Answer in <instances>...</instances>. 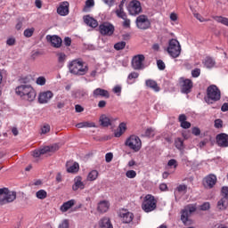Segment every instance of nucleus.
<instances>
[{
    "label": "nucleus",
    "instance_id": "obj_1",
    "mask_svg": "<svg viewBox=\"0 0 228 228\" xmlns=\"http://www.w3.org/2000/svg\"><path fill=\"white\" fill-rule=\"evenodd\" d=\"M16 94L28 102H33L37 98V92L31 85H20L15 89Z\"/></svg>",
    "mask_w": 228,
    "mask_h": 228
},
{
    "label": "nucleus",
    "instance_id": "obj_2",
    "mask_svg": "<svg viewBox=\"0 0 228 228\" xmlns=\"http://www.w3.org/2000/svg\"><path fill=\"white\" fill-rule=\"evenodd\" d=\"M69 72L75 76H85L88 72V66H85L83 61H72L69 65Z\"/></svg>",
    "mask_w": 228,
    "mask_h": 228
},
{
    "label": "nucleus",
    "instance_id": "obj_3",
    "mask_svg": "<svg viewBox=\"0 0 228 228\" xmlns=\"http://www.w3.org/2000/svg\"><path fill=\"white\" fill-rule=\"evenodd\" d=\"M17 199V192L9 191L8 188L0 189V206H4V204H10Z\"/></svg>",
    "mask_w": 228,
    "mask_h": 228
},
{
    "label": "nucleus",
    "instance_id": "obj_4",
    "mask_svg": "<svg viewBox=\"0 0 228 228\" xmlns=\"http://www.w3.org/2000/svg\"><path fill=\"white\" fill-rule=\"evenodd\" d=\"M220 89L216 86H209L207 89V97L205 98L208 104H213L216 101H220Z\"/></svg>",
    "mask_w": 228,
    "mask_h": 228
},
{
    "label": "nucleus",
    "instance_id": "obj_5",
    "mask_svg": "<svg viewBox=\"0 0 228 228\" xmlns=\"http://www.w3.org/2000/svg\"><path fill=\"white\" fill-rule=\"evenodd\" d=\"M156 200L154 199V196L147 194L142 204L143 211L145 213H151V211H154V209H156Z\"/></svg>",
    "mask_w": 228,
    "mask_h": 228
},
{
    "label": "nucleus",
    "instance_id": "obj_6",
    "mask_svg": "<svg viewBox=\"0 0 228 228\" xmlns=\"http://www.w3.org/2000/svg\"><path fill=\"white\" fill-rule=\"evenodd\" d=\"M167 53L172 58H179L181 55V45L176 39L169 40Z\"/></svg>",
    "mask_w": 228,
    "mask_h": 228
},
{
    "label": "nucleus",
    "instance_id": "obj_7",
    "mask_svg": "<svg viewBox=\"0 0 228 228\" xmlns=\"http://www.w3.org/2000/svg\"><path fill=\"white\" fill-rule=\"evenodd\" d=\"M125 145L134 151V152H138L142 149V140L136 135H131L126 139Z\"/></svg>",
    "mask_w": 228,
    "mask_h": 228
},
{
    "label": "nucleus",
    "instance_id": "obj_8",
    "mask_svg": "<svg viewBox=\"0 0 228 228\" xmlns=\"http://www.w3.org/2000/svg\"><path fill=\"white\" fill-rule=\"evenodd\" d=\"M135 24L138 29H142L145 31L146 29H150L151 28V20L145 14L139 15L135 20Z\"/></svg>",
    "mask_w": 228,
    "mask_h": 228
},
{
    "label": "nucleus",
    "instance_id": "obj_9",
    "mask_svg": "<svg viewBox=\"0 0 228 228\" xmlns=\"http://www.w3.org/2000/svg\"><path fill=\"white\" fill-rule=\"evenodd\" d=\"M195 211H197V208L193 205H188L182 210L181 220L184 225H190V215Z\"/></svg>",
    "mask_w": 228,
    "mask_h": 228
},
{
    "label": "nucleus",
    "instance_id": "obj_10",
    "mask_svg": "<svg viewBox=\"0 0 228 228\" xmlns=\"http://www.w3.org/2000/svg\"><path fill=\"white\" fill-rule=\"evenodd\" d=\"M143 61H145L144 54L134 55L132 60V68L134 70H143L145 69Z\"/></svg>",
    "mask_w": 228,
    "mask_h": 228
},
{
    "label": "nucleus",
    "instance_id": "obj_11",
    "mask_svg": "<svg viewBox=\"0 0 228 228\" xmlns=\"http://www.w3.org/2000/svg\"><path fill=\"white\" fill-rule=\"evenodd\" d=\"M99 31L104 37H111L115 33V26L110 22H103L99 26Z\"/></svg>",
    "mask_w": 228,
    "mask_h": 228
},
{
    "label": "nucleus",
    "instance_id": "obj_12",
    "mask_svg": "<svg viewBox=\"0 0 228 228\" xmlns=\"http://www.w3.org/2000/svg\"><path fill=\"white\" fill-rule=\"evenodd\" d=\"M127 10L130 15H140L142 13V3L138 0H133L129 3Z\"/></svg>",
    "mask_w": 228,
    "mask_h": 228
},
{
    "label": "nucleus",
    "instance_id": "obj_13",
    "mask_svg": "<svg viewBox=\"0 0 228 228\" xmlns=\"http://www.w3.org/2000/svg\"><path fill=\"white\" fill-rule=\"evenodd\" d=\"M180 83L182 94H190L191 92V89L193 88V82L191 79H184V77H181Z\"/></svg>",
    "mask_w": 228,
    "mask_h": 228
},
{
    "label": "nucleus",
    "instance_id": "obj_14",
    "mask_svg": "<svg viewBox=\"0 0 228 228\" xmlns=\"http://www.w3.org/2000/svg\"><path fill=\"white\" fill-rule=\"evenodd\" d=\"M46 40L51 44L52 47H54L55 49H60L61 47V44H63V40H61V37L56 35H47Z\"/></svg>",
    "mask_w": 228,
    "mask_h": 228
},
{
    "label": "nucleus",
    "instance_id": "obj_15",
    "mask_svg": "<svg viewBox=\"0 0 228 228\" xmlns=\"http://www.w3.org/2000/svg\"><path fill=\"white\" fill-rule=\"evenodd\" d=\"M93 97L94 99H99V97L103 99H110V92H108L106 89L98 87L93 91Z\"/></svg>",
    "mask_w": 228,
    "mask_h": 228
},
{
    "label": "nucleus",
    "instance_id": "obj_16",
    "mask_svg": "<svg viewBox=\"0 0 228 228\" xmlns=\"http://www.w3.org/2000/svg\"><path fill=\"white\" fill-rule=\"evenodd\" d=\"M216 142L218 145V147H228V134L222 133L216 135Z\"/></svg>",
    "mask_w": 228,
    "mask_h": 228
},
{
    "label": "nucleus",
    "instance_id": "obj_17",
    "mask_svg": "<svg viewBox=\"0 0 228 228\" xmlns=\"http://www.w3.org/2000/svg\"><path fill=\"white\" fill-rule=\"evenodd\" d=\"M205 188H213L216 184V175L210 174L207 175L203 180Z\"/></svg>",
    "mask_w": 228,
    "mask_h": 228
},
{
    "label": "nucleus",
    "instance_id": "obj_18",
    "mask_svg": "<svg viewBox=\"0 0 228 228\" xmlns=\"http://www.w3.org/2000/svg\"><path fill=\"white\" fill-rule=\"evenodd\" d=\"M113 122H115V119L111 116L103 114L100 117V126L102 127H110Z\"/></svg>",
    "mask_w": 228,
    "mask_h": 228
},
{
    "label": "nucleus",
    "instance_id": "obj_19",
    "mask_svg": "<svg viewBox=\"0 0 228 228\" xmlns=\"http://www.w3.org/2000/svg\"><path fill=\"white\" fill-rule=\"evenodd\" d=\"M53 92L51 91H46L44 93H41L38 96V102L40 104H47L51 99H53Z\"/></svg>",
    "mask_w": 228,
    "mask_h": 228
},
{
    "label": "nucleus",
    "instance_id": "obj_20",
    "mask_svg": "<svg viewBox=\"0 0 228 228\" xmlns=\"http://www.w3.org/2000/svg\"><path fill=\"white\" fill-rule=\"evenodd\" d=\"M68 174H76L79 172V164L77 162L68 161L66 163Z\"/></svg>",
    "mask_w": 228,
    "mask_h": 228
},
{
    "label": "nucleus",
    "instance_id": "obj_21",
    "mask_svg": "<svg viewBox=\"0 0 228 228\" xmlns=\"http://www.w3.org/2000/svg\"><path fill=\"white\" fill-rule=\"evenodd\" d=\"M57 13L65 17V15H69V2H63L58 8Z\"/></svg>",
    "mask_w": 228,
    "mask_h": 228
},
{
    "label": "nucleus",
    "instance_id": "obj_22",
    "mask_svg": "<svg viewBox=\"0 0 228 228\" xmlns=\"http://www.w3.org/2000/svg\"><path fill=\"white\" fill-rule=\"evenodd\" d=\"M84 22L90 28H97V26H99L97 20L90 17V15L84 16Z\"/></svg>",
    "mask_w": 228,
    "mask_h": 228
},
{
    "label": "nucleus",
    "instance_id": "obj_23",
    "mask_svg": "<svg viewBox=\"0 0 228 228\" xmlns=\"http://www.w3.org/2000/svg\"><path fill=\"white\" fill-rule=\"evenodd\" d=\"M145 85L146 86H148V88L153 90V92H159V90H161L159 88V86H158V82H156V80L148 79L145 81Z\"/></svg>",
    "mask_w": 228,
    "mask_h": 228
},
{
    "label": "nucleus",
    "instance_id": "obj_24",
    "mask_svg": "<svg viewBox=\"0 0 228 228\" xmlns=\"http://www.w3.org/2000/svg\"><path fill=\"white\" fill-rule=\"evenodd\" d=\"M108 209H110V202L102 200L98 203L97 211L99 213H106Z\"/></svg>",
    "mask_w": 228,
    "mask_h": 228
},
{
    "label": "nucleus",
    "instance_id": "obj_25",
    "mask_svg": "<svg viewBox=\"0 0 228 228\" xmlns=\"http://www.w3.org/2000/svg\"><path fill=\"white\" fill-rule=\"evenodd\" d=\"M85 190V183L81 181V176H77L75 178V183L72 186V190L74 191H77V190Z\"/></svg>",
    "mask_w": 228,
    "mask_h": 228
},
{
    "label": "nucleus",
    "instance_id": "obj_26",
    "mask_svg": "<svg viewBox=\"0 0 228 228\" xmlns=\"http://www.w3.org/2000/svg\"><path fill=\"white\" fill-rule=\"evenodd\" d=\"M123 224H131L133 222V213L131 212H123L120 214Z\"/></svg>",
    "mask_w": 228,
    "mask_h": 228
},
{
    "label": "nucleus",
    "instance_id": "obj_27",
    "mask_svg": "<svg viewBox=\"0 0 228 228\" xmlns=\"http://www.w3.org/2000/svg\"><path fill=\"white\" fill-rule=\"evenodd\" d=\"M228 207V198L227 197H223L218 202H217V208L221 211H225Z\"/></svg>",
    "mask_w": 228,
    "mask_h": 228
},
{
    "label": "nucleus",
    "instance_id": "obj_28",
    "mask_svg": "<svg viewBox=\"0 0 228 228\" xmlns=\"http://www.w3.org/2000/svg\"><path fill=\"white\" fill-rule=\"evenodd\" d=\"M74 204H76V200H68L67 202H64L61 206V211L62 213H67V210L70 209V208H72V206H74Z\"/></svg>",
    "mask_w": 228,
    "mask_h": 228
},
{
    "label": "nucleus",
    "instance_id": "obj_29",
    "mask_svg": "<svg viewBox=\"0 0 228 228\" xmlns=\"http://www.w3.org/2000/svg\"><path fill=\"white\" fill-rule=\"evenodd\" d=\"M100 228H113V225L111 224V221H110V218L103 217L99 222Z\"/></svg>",
    "mask_w": 228,
    "mask_h": 228
},
{
    "label": "nucleus",
    "instance_id": "obj_30",
    "mask_svg": "<svg viewBox=\"0 0 228 228\" xmlns=\"http://www.w3.org/2000/svg\"><path fill=\"white\" fill-rule=\"evenodd\" d=\"M127 129V126H126V123H120L118 126V130L114 133V136L116 138H120L124 133H126V130Z\"/></svg>",
    "mask_w": 228,
    "mask_h": 228
},
{
    "label": "nucleus",
    "instance_id": "obj_31",
    "mask_svg": "<svg viewBox=\"0 0 228 228\" xmlns=\"http://www.w3.org/2000/svg\"><path fill=\"white\" fill-rule=\"evenodd\" d=\"M204 63V66L207 68V69H213V67H215L216 65V61H214L213 58L211 57H207L205 59V61H203Z\"/></svg>",
    "mask_w": 228,
    "mask_h": 228
},
{
    "label": "nucleus",
    "instance_id": "obj_32",
    "mask_svg": "<svg viewBox=\"0 0 228 228\" xmlns=\"http://www.w3.org/2000/svg\"><path fill=\"white\" fill-rule=\"evenodd\" d=\"M188 191V185L186 184H180L178 185L175 190V195H177L178 193H186Z\"/></svg>",
    "mask_w": 228,
    "mask_h": 228
},
{
    "label": "nucleus",
    "instance_id": "obj_33",
    "mask_svg": "<svg viewBox=\"0 0 228 228\" xmlns=\"http://www.w3.org/2000/svg\"><path fill=\"white\" fill-rule=\"evenodd\" d=\"M36 197L40 200H44V199H47V191L45 190H39L36 192Z\"/></svg>",
    "mask_w": 228,
    "mask_h": 228
},
{
    "label": "nucleus",
    "instance_id": "obj_34",
    "mask_svg": "<svg viewBox=\"0 0 228 228\" xmlns=\"http://www.w3.org/2000/svg\"><path fill=\"white\" fill-rule=\"evenodd\" d=\"M214 19L215 20H216V22H219L228 27V18L222 17V16H215Z\"/></svg>",
    "mask_w": 228,
    "mask_h": 228
},
{
    "label": "nucleus",
    "instance_id": "obj_35",
    "mask_svg": "<svg viewBox=\"0 0 228 228\" xmlns=\"http://www.w3.org/2000/svg\"><path fill=\"white\" fill-rule=\"evenodd\" d=\"M76 126L78 127V129H82V127H95V123L82 122L77 124Z\"/></svg>",
    "mask_w": 228,
    "mask_h": 228
},
{
    "label": "nucleus",
    "instance_id": "obj_36",
    "mask_svg": "<svg viewBox=\"0 0 228 228\" xmlns=\"http://www.w3.org/2000/svg\"><path fill=\"white\" fill-rule=\"evenodd\" d=\"M115 13L118 19L124 20L127 18V14L126 13V12H124V9H117L115 11Z\"/></svg>",
    "mask_w": 228,
    "mask_h": 228
},
{
    "label": "nucleus",
    "instance_id": "obj_37",
    "mask_svg": "<svg viewBox=\"0 0 228 228\" xmlns=\"http://www.w3.org/2000/svg\"><path fill=\"white\" fill-rule=\"evenodd\" d=\"M98 176L99 172H97V170H93L88 174L87 179L88 181H95V179H97Z\"/></svg>",
    "mask_w": 228,
    "mask_h": 228
},
{
    "label": "nucleus",
    "instance_id": "obj_38",
    "mask_svg": "<svg viewBox=\"0 0 228 228\" xmlns=\"http://www.w3.org/2000/svg\"><path fill=\"white\" fill-rule=\"evenodd\" d=\"M34 33H35V28H26L23 32V35L24 37H26V38H31Z\"/></svg>",
    "mask_w": 228,
    "mask_h": 228
},
{
    "label": "nucleus",
    "instance_id": "obj_39",
    "mask_svg": "<svg viewBox=\"0 0 228 228\" xmlns=\"http://www.w3.org/2000/svg\"><path fill=\"white\" fill-rule=\"evenodd\" d=\"M175 145L178 151H183L184 149V142L181 140V138L175 141Z\"/></svg>",
    "mask_w": 228,
    "mask_h": 228
},
{
    "label": "nucleus",
    "instance_id": "obj_40",
    "mask_svg": "<svg viewBox=\"0 0 228 228\" xmlns=\"http://www.w3.org/2000/svg\"><path fill=\"white\" fill-rule=\"evenodd\" d=\"M125 48H126V41H121L114 45V49H116V51H122V49H125Z\"/></svg>",
    "mask_w": 228,
    "mask_h": 228
},
{
    "label": "nucleus",
    "instance_id": "obj_41",
    "mask_svg": "<svg viewBox=\"0 0 228 228\" xmlns=\"http://www.w3.org/2000/svg\"><path fill=\"white\" fill-rule=\"evenodd\" d=\"M86 95H88V94L85 90L77 91L75 93V98L76 99H83V97H86Z\"/></svg>",
    "mask_w": 228,
    "mask_h": 228
},
{
    "label": "nucleus",
    "instance_id": "obj_42",
    "mask_svg": "<svg viewBox=\"0 0 228 228\" xmlns=\"http://www.w3.org/2000/svg\"><path fill=\"white\" fill-rule=\"evenodd\" d=\"M58 56V61L60 63H65V60H67V55L64 53H57Z\"/></svg>",
    "mask_w": 228,
    "mask_h": 228
},
{
    "label": "nucleus",
    "instance_id": "obj_43",
    "mask_svg": "<svg viewBox=\"0 0 228 228\" xmlns=\"http://www.w3.org/2000/svg\"><path fill=\"white\" fill-rule=\"evenodd\" d=\"M126 176L128 177V179H134V177H136V171L128 170L126 173Z\"/></svg>",
    "mask_w": 228,
    "mask_h": 228
},
{
    "label": "nucleus",
    "instance_id": "obj_44",
    "mask_svg": "<svg viewBox=\"0 0 228 228\" xmlns=\"http://www.w3.org/2000/svg\"><path fill=\"white\" fill-rule=\"evenodd\" d=\"M154 135V129H152L151 127L146 129L144 134H142V136H146L147 138H151V136Z\"/></svg>",
    "mask_w": 228,
    "mask_h": 228
},
{
    "label": "nucleus",
    "instance_id": "obj_45",
    "mask_svg": "<svg viewBox=\"0 0 228 228\" xmlns=\"http://www.w3.org/2000/svg\"><path fill=\"white\" fill-rule=\"evenodd\" d=\"M36 83H37V85H39L40 86H44V85H45V83H46L45 77H37Z\"/></svg>",
    "mask_w": 228,
    "mask_h": 228
},
{
    "label": "nucleus",
    "instance_id": "obj_46",
    "mask_svg": "<svg viewBox=\"0 0 228 228\" xmlns=\"http://www.w3.org/2000/svg\"><path fill=\"white\" fill-rule=\"evenodd\" d=\"M215 127L216 129H221V127H224V121L222 119L218 118L215 120Z\"/></svg>",
    "mask_w": 228,
    "mask_h": 228
},
{
    "label": "nucleus",
    "instance_id": "obj_47",
    "mask_svg": "<svg viewBox=\"0 0 228 228\" xmlns=\"http://www.w3.org/2000/svg\"><path fill=\"white\" fill-rule=\"evenodd\" d=\"M157 67L159 70H165V69H166L165 62L161 60H158L157 61Z\"/></svg>",
    "mask_w": 228,
    "mask_h": 228
},
{
    "label": "nucleus",
    "instance_id": "obj_48",
    "mask_svg": "<svg viewBox=\"0 0 228 228\" xmlns=\"http://www.w3.org/2000/svg\"><path fill=\"white\" fill-rule=\"evenodd\" d=\"M30 81H31V77H23L20 78V83H21V85H28V83H29Z\"/></svg>",
    "mask_w": 228,
    "mask_h": 228
},
{
    "label": "nucleus",
    "instance_id": "obj_49",
    "mask_svg": "<svg viewBox=\"0 0 228 228\" xmlns=\"http://www.w3.org/2000/svg\"><path fill=\"white\" fill-rule=\"evenodd\" d=\"M49 131H51V126L49 125H45L42 128H41V133L42 134H47V133H49Z\"/></svg>",
    "mask_w": 228,
    "mask_h": 228
},
{
    "label": "nucleus",
    "instance_id": "obj_50",
    "mask_svg": "<svg viewBox=\"0 0 228 228\" xmlns=\"http://www.w3.org/2000/svg\"><path fill=\"white\" fill-rule=\"evenodd\" d=\"M191 76H192V77H199V76H200V69L196 68V69H192Z\"/></svg>",
    "mask_w": 228,
    "mask_h": 228
},
{
    "label": "nucleus",
    "instance_id": "obj_51",
    "mask_svg": "<svg viewBox=\"0 0 228 228\" xmlns=\"http://www.w3.org/2000/svg\"><path fill=\"white\" fill-rule=\"evenodd\" d=\"M112 160H113V153L111 152L106 153L105 155L106 163H111Z\"/></svg>",
    "mask_w": 228,
    "mask_h": 228
},
{
    "label": "nucleus",
    "instance_id": "obj_52",
    "mask_svg": "<svg viewBox=\"0 0 228 228\" xmlns=\"http://www.w3.org/2000/svg\"><path fill=\"white\" fill-rule=\"evenodd\" d=\"M210 208V205H209V202H205L203 203L200 207V209L201 211H208Z\"/></svg>",
    "mask_w": 228,
    "mask_h": 228
},
{
    "label": "nucleus",
    "instance_id": "obj_53",
    "mask_svg": "<svg viewBox=\"0 0 228 228\" xmlns=\"http://www.w3.org/2000/svg\"><path fill=\"white\" fill-rule=\"evenodd\" d=\"M181 127H183V129H190L191 127V123L183 121L181 123Z\"/></svg>",
    "mask_w": 228,
    "mask_h": 228
},
{
    "label": "nucleus",
    "instance_id": "obj_54",
    "mask_svg": "<svg viewBox=\"0 0 228 228\" xmlns=\"http://www.w3.org/2000/svg\"><path fill=\"white\" fill-rule=\"evenodd\" d=\"M123 28H131V20L127 19H123Z\"/></svg>",
    "mask_w": 228,
    "mask_h": 228
},
{
    "label": "nucleus",
    "instance_id": "obj_55",
    "mask_svg": "<svg viewBox=\"0 0 228 228\" xmlns=\"http://www.w3.org/2000/svg\"><path fill=\"white\" fill-rule=\"evenodd\" d=\"M221 195L223 197H226V199H228V187L227 186H224L221 190Z\"/></svg>",
    "mask_w": 228,
    "mask_h": 228
},
{
    "label": "nucleus",
    "instance_id": "obj_56",
    "mask_svg": "<svg viewBox=\"0 0 228 228\" xmlns=\"http://www.w3.org/2000/svg\"><path fill=\"white\" fill-rule=\"evenodd\" d=\"M194 17L198 20H200V22H208V20H206V19H204V17H202L200 14H199V13H194Z\"/></svg>",
    "mask_w": 228,
    "mask_h": 228
},
{
    "label": "nucleus",
    "instance_id": "obj_57",
    "mask_svg": "<svg viewBox=\"0 0 228 228\" xmlns=\"http://www.w3.org/2000/svg\"><path fill=\"white\" fill-rule=\"evenodd\" d=\"M41 152V156L44 154H47V152H51V147L50 146H45L43 149L39 150Z\"/></svg>",
    "mask_w": 228,
    "mask_h": 228
},
{
    "label": "nucleus",
    "instance_id": "obj_58",
    "mask_svg": "<svg viewBox=\"0 0 228 228\" xmlns=\"http://www.w3.org/2000/svg\"><path fill=\"white\" fill-rule=\"evenodd\" d=\"M71 44H72V39L69 37H66L64 38V45H66V47H70Z\"/></svg>",
    "mask_w": 228,
    "mask_h": 228
},
{
    "label": "nucleus",
    "instance_id": "obj_59",
    "mask_svg": "<svg viewBox=\"0 0 228 228\" xmlns=\"http://www.w3.org/2000/svg\"><path fill=\"white\" fill-rule=\"evenodd\" d=\"M59 228H69V220H63L60 224Z\"/></svg>",
    "mask_w": 228,
    "mask_h": 228
},
{
    "label": "nucleus",
    "instance_id": "obj_60",
    "mask_svg": "<svg viewBox=\"0 0 228 228\" xmlns=\"http://www.w3.org/2000/svg\"><path fill=\"white\" fill-rule=\"evenodd\" d=\"M138 76H140V74H138L137 72H131L129 75H128V77L127 79H137Z\"/></svg>",
    "mask_w": 228,
    "mask_h": 228
},
{
    "label": "nucleus",
    "instance_id": "obj_61",
    "mask_svg": "<svg viewBox=\"0 0 228 228\" xmlns=\"http://www.w3.org/2000/svg\"><path fill=\"white\" fill-rule=\"evenodd\" d=\"M95 4L94 0H87L86 1V8H92Z\"/></svg>",
    "mask_w": 228,
    "mask_h": 228
},
{
    "label": "nucleus",
    "instance_id": "obj_62",
    "mask_svg": "<svg viewBox=\"0 0 228 228\" xmlns=\"http://www.w3.org/2000/svg\"><path fill=\"white\" fill-rule=\"evenodd\" d=\"M102 2L104 4H107V6H110V8L115 4V0H102Z\"/></svg>",
    "mask_w": 228,
    "mask_h": 228
},
{
    "label": "nucleus",
    "instance_id": "obj_63",
    "mask_svg": "<svg viewBox=\"0 0 228 228\" xmlns=\"http://www.w3.org/2000/svg\"><path fill=\"white\" fill-rule=\"evenodd\" d=\"M7 45H15V37L8 38L6 41Z\"/></svg>",
    "mask_w": 228,
    "mask_h": 228
},
{
    "label": "nucleus",
    "instance_id": "obj_64",
    "mask_svg": "<svg viewBox=\"0 0 228 228\" xmlns=\"http://www.w3.org/2000/svg\"><path fill=\"white\" fill-rule=\"evenodd\" d=\"M221 111H228V103L227 102H224L222 107H221Z\"/></svg>",
    "mask_w": 228,
    "mask_h": 228
}]
</instances>
